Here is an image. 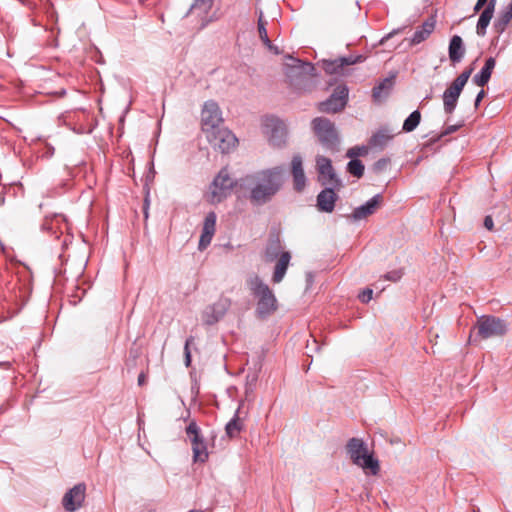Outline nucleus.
Returning a JSON list of instances; mask_svg holds the SVG:
<instances>
[{
  "label": "nucleus",
  "instance_id": "obj_1",
  "mask_svg": "<svg viewBox=\"0 0 512 512\" xmlns=\"http://www.w3.org/2000/svg\"><path fill=\"white\" fill-rule=\"evenodd\" d=\"M284 168H273L257 171L243 179V185L249 190V200L254 205H264L272 200L284 183Z\"/></svg>",
  "mask_w": 512,
  "mask_h": 512
},
{
  "label": "nucleus",
  "instance_id": "obj_2",
  "mask_svg": "<svg viewBox=\"0 0 512 512\" xmlns=\"http://www.w3.org/2000/svg\"><path fill=\"white\" fill-rule=\"evenodd\" d=\"M251 294L258 299L256 306V315L260 319H266L277 310V299L262 279L254 275L247 280Z\"/></svg>",
  "mask_w": 512,
  "mask_h": 512
},
{
  "label": "nucleus",
  "instance_id": "obj_3",
  "mask_svg": "<svg viewBox=\"0 0 512 512\" xmlns=\"http://www.w3.org/2000/svg\"><path fill=\"white\" fill-rule=\"evenodd\" d=\"M346 452L353 464L361 467L367 474L379 473V461L369 453L367 445L361 438H350L346 444Z\"/></svg>",
  "mask_w": 512,
  "mask_h": 512
},
{
  "label": "nucleus",
  "instance_id": "obj_4",
  "mask_svg": "<svg viewBox=\"0 0 512 512\" xmlns=\"http://www.w3.org/2000/svg\"><path fill=\"white\" fill-rule=\"evenodd\" d=\"M312 129L319 143L328 151L339 150L340 138L335 124L324 117H316L312 120Z\"/></svg>",
  "mask_w": 512,
  "mask_h": 512
},
{
  "label": "nucleus",
  "instance_id": "obj_5",
  "mask_svg": "<svg viewBox=\"0 0 512 512\" xmlns=\"http://www.w3.org/2000/svg\"><path fill=\"white\" fill-rule=\"evenodd\" d=\"M474 328L477 329V338L489 339L504 336L508 331V323L494 315H482L477 319Z\"/></svg>",
  "mask_w": 512,
  "mask_h": 512
},
{
  "label": "nucleus",
  "instance_id": "obj_6",
  "mask_svg": "<svg viewBox=\"0 0 512 512\" xmlns=\"http://www.w3.org/2000/svg\"><path fill=\"white\" fill-rule=\"evenodd\" d=\"M235 185L236 182L231 178L228 169L222 168L210 185V202L220 203L230 194Z\"/></svg>",
  "mask_w": 512,
  "mask_h": 512
},
{
  "label": "nucleus",
  "instance_id": "obj_7",
  "mask_svg": "<svg viewBox=\"0 0 512 512\" xmlns=\"http://www.w3.org/2000/svg\"><path fill=\"white\" fill-rule=\"evenodd\" d=\"M185 432L192 446L193 461L201 463L206 462L208 460L207 444L195 420L189 422L185 428Z\"/></svg>",
  "mask_w": 512,
  "mask_h": 512
},
{
  "label": "nucleus",
  "instance_id": "obj_8",
  "mask_svg": "<svg viewBox=\"0 0 512 512\" xmlns=\"http://www.w3.org/2000/svg\"><path fill=\"white\" fill-rule=\"evenodd\" d=\"M223 118L219 105L214 101L205 102L201 112L202 131L205 135L222 126Z\"/></svg>",
  "mask_w": 512,
  "mask_h": 512
},
{
  "label": "nucleus",
  "instance_id": "obj_9",
  "mask_svg": "<svg viewBox=\"0 0 512 512\" xmlns=\"http://www.w3.org/2000/svg\"><path fill=\"white\" fill-rule=\"evenodd\" d=\"M262 127L271 145L281 147L285 144L286 127L283 121L277 117L268 116L263 120Z\"/></svg>",
  "mask_w": 512,
  "mask_h": 512
},
{
  "label": "nucleus",
  "instance_id": "obj_10",
  "mask_svg": "<svg viewBox=\"0 0 512 512\" xmlns=\"http://www.w3.org/2000/svg\"><path fill=\"white\" fill-rule=\"evenodd\" d=\"M206 138L208 142L221 153H229L238 143L236 136L230 130L222 126L206 135Z\"/></svg>",
  "mask_w": 512,
  "mask_h": 512
},
{
  "label": "nucleus",
  "instance_id": "obj_11",
  "mask_svg": "<svg viewBox=\"0 0 512 512\" xmlns=\"http://www.w3.org/2000/svg\"><path fill=\"white\" fill-rule=\"evenodd\" d=\"M349 90L345 84L338 85L328 99L319 104L323 113H338L342 111L348 101Z\"/></svg>",
  "mask_w": 512,
  "mask_h": 512
},
{
  "label": "nucleus",
  "instance_id": "obj_12",
  "mask_svg": "<svg viewBox=\"0 0 512 512\" xmlns=\"http://www.w3.org/2000/svg\"><path fill=\"white\" fill-rule=\"evenodd\" d=\"M86 497V485L78 483L69 489L62 498V506L67 512H75L83 506Z\"/></svg>",
  "mask_w": 512,
  "mask_h": 512
},
{
  "label": "nucleus",
  "instance_id": "obj_13",
  "mask_svg": "<svg viewBox=\"0 0 512 512\" xmlns=\"http://www.w3.org/2000/svg\"><path fill=\"white\" fill-rule=\"evenodd\" d=\"M231 306L229 298L221 297L214 304L207 306L202 312V321L205 325H214L224 317Z\"/></svg>",
  "mask_w": 512,
  "mask_h": 512
},
{
  "label": "nucleus",
  "instance_id": "obj_14",
  "mask_svg": "<svg viewBox=\"0 0 512 512\" xmlns=\"http://www.w3.org/2000/svg\"><path fill=\"white\" fill-rule=\"evenodd\" d=\"M366 57L364 55H357V56H344L339 57L334 60H323L322 65L323 69L327 74L331 75H341L343 74V69L345 66L362 63L364 62Z\"/></svg>",
  "mask_w": 512,
  "mask_h": 512
},
{
  "label": "nucleus",
  "instance_id": "obj_15",
  "mask_svg": "<svg viewBox=\"0 0 512 512\" xmlns=\"http://www.w3.org/2000/svg\"><path fill=\"white\" fill-rule=\"evenodd\" d=\"M291 63H287L286 76L289 78L299 77L305 78L307 76H314L315 67L310 62H305L300 59L289 56Z\"/></svg>",
  "mask_w": 512,
  "mask_h": 512
},
{
  "label": "nucleus",
  "instance_id": "obj_16",
  "mask_svg": "<svg viewBox=\"0 0 512 512\" xmlns=\"http://www.w3.org/2000/svg\"><path fill=\"white\" fill-rule=\"evenodd\" d=\"M383 203L382 194H376L363 205L356 207L349 216L354 221H359L374 214Z\"/></svg>",
  "mask_w": 512,
  "mask_h": 512
},
{
  "label": "nucleus",
  "instance_id": "obj_17",
  "mask_svg": "<svg viewBox=\"0 0 512 512\" xmlns=\"http://www.w3.org/2000/svg\"><path fill=\"white\" fill-rule=\"evenodd\" d=\"M216 219V213L213 211L209 212L206 215L198 244V249L200 251L205 250L210 245L216 230Z\"/></svg>",
  "mask_w": 512,
  "mask_h": 512
},
{
  "label": "nucleus",
  "instance_id": "obj_18",
  "mask_svg": "<svg viewBox=\"0 0 512 512\" xmlns=\"http://www.w3.org/2000/svg\"><path fill=\"white\" fill-rule=\"evenodd\" d=\"M291 173L294 189L301 192L306 186V176L303 169V161L300 155H294L291 161Z\"/></svg>",
  "mask_w": 512,
  "mask_h": 512
},
{
  "label": "nucleus",
  "instance_id": "obj_19",
  "mask_svg": "<svg viewBox=\"0 0 512 512\" xmlns=\"http://www.w3.org/2000/svg\"><path fill=\"white\" fill-rule=\"evenodd\" d=\"M338 195L334 188L327 187L317 195V208L321 212L331 213L334 210Z\"/></svg>",
  "mask_w": 512,
  "mask_h": 512
},
{
  "label": "nucleus",
  "instance_id": "obj_20",
  "mask_svg": "<svg viewBox=\"0 0 512 512\" xmlns=\"http://www.w3.org/2000/svg\"><path fill=\"white\" fill-rule=\"evenodd\" d=\"M463 89L451 83L443 93V108L445 113L452 114L457 106L459 96Z\"/></svg>",
  "mask_w": 512,
  "mask_h": 512
},
{
  "label": "nucleus",
  "instance_id": "obj_21",
  "mask_svg": "<svg viewBox=\"0 0 512 512\" xmlns=\"http://www.w3.org/2000/svg\"><path fill=\"white\" fill-rule=\"evenodd\" d=\"M395 78L396 74H391L373 87L372 97L374 101L379 102L382 99H386L390 95L395 85Z\"/></svg>",
  "mask_w": 512,
  "mask_h": 512
},
{
  "label": "nucleus",
  "instance_id": "obj_22",
  "mask_svg": "<svg viewBox=\"0 0 512 512\" xmlns=\"http://www.w3.org/2000/svg\"><path fill=\"white\" fill-rule=\"evenodd\" d=\"M466 53V49L462 38L459 35L451 37L448 46V55L453 65L458 64L462 61Z\"/></svg>",
  "mask_w": 512,
  "mask_h": 512
},
{
  "label": "nucleus",
  "instance_id": "obj_23",
  "mask_svg": "<svg viewBox=\"0 0 512 512\" xmlns=\"http://www.w3.org/2000/svg\"><path fill=\"white\" fill-rule=\"evenodd\" d=\"M495 6L496 0H490L484 10L481 12L476 25V33L478 36L483 37L486 35V30L493 17Z\"/></svg>",
  "mask_w": 512,
  "mask_h": 512
},
{
  "label": "nucleus",
  "instance_id": "obj_24",
  "mask_svg": "<svg viewBox=\"0 0 512 512\" xmlns=\"http://www.w3.org/2000/svg\"><path fill=\"white\" fill-rule=\"evenodd\" d=\"M436 21L433 16L428 17L422 25L418 26L411 38V44L417 45L425 41L434 31Z\"/></svg>",
  "mask_w": 512,
  "mask_h": 512
},
{
  "label": "nucleus",
  "instance_id": "obj_25",
  "mask_svg": "<svg viewBox=\"0 0 512 512\" xmlns=\"http://www.w3.org/2000/svg\"><path fill=\"white\" fill-rule=\"evenodd\" d=\"M495 65L496 60L494 57L487 58L484 66L481 68L479 73H477L473 77V82L475 83V85L479 87H484L485 85H487L495 68Z\"/></svg>",
  "mask_w": 512,
  "mask_h": 512
},
{
  "label": "nucleus",
  "instance_id": "obj_26",
  "mask_svg": "<svg viewBox=\"0 0 512 512\" xmlns=\"http://www.w3.org/2000/svg\"><path fill=\"white\" fill-rule=\"evenodd\" d=\"M282 245L280 237L277 233H270L265 249V260L267 262L274 261L282 253Z\"/></svg>",
  "mask_w": 512,
  "mask_h": 512
},
{
  "label": "nucleus",
  "instance_id": "obj_27",
  "mask_svg": "<svg viewBox=\"0 0 512 512\" xmlns=\"http://www.w3.org/2000/svg\"><path fill=\"white\" fill-rule=\"evenodd\" d=\"M291 260V254L288 251H284L280 254V257L275 265L274 273L272 276V281L274 283H280L287 271Z\"/></svg>",
  "mask_w": 512,
  "mask_h": 512
},
{
  "label": "nucleus",
  "instance_id": "obj_28",
  "mask_svg": "<svg viewBox=\"0 0 512 512\" xmlns=\"http://www.w3.org/2000/svg\"><path fill=\"white\" fill-rule=\"evenodd\" d=\"M244 425L243 421L240 418V407L235 411L232 419L226 424L225 432L226 435L230 438H237L240 432L243 430Z\"/></svg>",
  "mask_w": 512,
  "mask_h": 512
},
{
  "label": "nucleus",
  "instance_id": "obj_29",
  "mask_svg": "<svg viewBox=\"0 0 512 512\" xmlns=\"http://www.w3.org/2000/svg\"><path fill=\"white\" fill-rule=\"evenodd\" d=\"M392 138L393 135L387 128H381L370 137L369 145L372 148L383 149Z\"/></svg>",
  "mask_w": 512,
  "mask_h": 512
},
{
  "label": "nucleus",
  "instance_id": "obj_30",
  "mask_svg": "<svg viewBox=\"0 0 512 512\" xmlns=\"http://www.w3.org/2000/svg\"><path fill=\"white\" fill-rule=\"evenodd\" d=\"M512 20V0L511 3L503 10L497 17V19L494 21V29L498 34H502L508 24Z\"/></svg>",
  "mask_w": 512,
  "mask_h": 512
},
{
  "label": "nucleus",
  "instance_id": "obj_31",
  "mask_svg": "<svg viewBox=\"0 0 512 512\" xmlns=\"http://www.w3.org/2000/svg\"><path fill=\"white\" fill-rule=\"evenodd\" d=\"M212 5L213 0H194L187 15L197 12L199 16H206L211 10Z\"/></svg>",
  "mask_w": 512,
  "mask_h": 512
},
{
  "label": "nucleus",
  "instance_id": "obj_32",
  "mask_svg": "<svg viewBox=\"0 0 512 512\" xmlns=\"http://www.w3.org/2000/svg\"><path fill=\"white\" fill-rule=\"evenodd\" d=\"M421 121V113L419 110L413 111L403 122L402 131L410 133L414 131Z\"/></svg>",
  "mask_w": 512,
  "mask_h": 512
},
{
  "label": "nucleus",
  "instance_id": "obj_33",
  "mask_svg": "<svg viewBox=\"0 0 512 512\" xmlns=\"http://www.w3.org/2000/svg\"><path fill=\"white\" fill-rule=\"evenodd\" d=\"M61 220H63L61 216H55L53 219L45 218L41 225L42 230L47 231L58 238V233H62V231L58 226L56 227L55 224L58 225Z\"/></svg>",
  "mask_w": 512,
  "mask_h": 512
},
{
  "label": "nucleus",
  "instance_id": "obj_34",
  "mask_svg": "<svg viewBox=\"0 0 512 512\" xmlns=\"http://www.w3.org/2000/svg\"><path fill=\"white\" fill-rule=\"evenodd\" d=\"M266 24L267 22L263 19V12L260 10L257 23L259 37L267 48H271V40L268 37Z\"/></svg>",
  "mask_w": 512,
  "mask_h": 512
},
{
  "label": "nucleus",
  "instance_id": "obj_35",
  "mask_svg": "<svg viewBox=\"0 0 512 512\" xmlns=\"http://www.w3.org/2000/svg\"><path fill=\"white\" fill-rule=\"evenodd\" d=\"M364 170V164L359 159H351L347 164V171L357 178H361L363 176Z\"/></svg>",
  "mask_w": 512,
  "mask_h": 512
},
{
  "label": "nucleus",
  "instance_id": "obj_36",
  "mask_svg": "<svg viewBox=\"0 0 512 512\" xmlns=\"http://www.w3.org/2000/svg\"><path fill=\"white\" fill-rule=\"evenodd\" d=\"M316 165L320 176H325L326 172H332V162L329 158L325 156H317Z\"/></svg>",
  "mask_w": 512,
  "mask_h": 512
},
{
  "label": "nucleus",
  "instance_id": "obj_37",
  "mask_svg": "<svg viewBox=\"0 0 512 512\" xmlns=\"http://www.w3.org/2000/svg\"><path fill=\"white\" fill-rule=\"evenodd\" d=\"M368 154L367 146H354L348 149L346 156L350 159H357L359 156H366Z\"/></svg>",
  "mask_w": 512,
  "mask_h": 512
},
{
  "label": "nucleus",
  "instance_id": "obj_38",
  "mask_svg": "<svg viewBox=\"0 0 512 512\" xmlns=\"http://www.w3.org/2000/svg\"><path fill=\"white\" fill-rule=\"evenodd\" d=\"M194 342V337L193 336H189L186 341H185V345H184V363H185V366L188 368L190 367L191 365V351H190V345Z\"/></svg>",
  "mask_w": 512,
  "mask_h": 512
},
{
  "label": "nucleus",
  "instance_id": "obj_39",
  "mask_svg": "<svg viewBox=\"0 0 512 512\" xmlns=\"http://www.w3.org/2000/svg\"><path fill=\"white\" fill-rule=\"evenodd\" d=\"M389 164H390L389 158H381L373 164L372 169L376 174H380L387 169Z\"/></svg>",
  "mask_w": 512,
  "mask_h": 512
},
{
  "label": "nucleus",
  "instance_id": "obj_40",
  "mask_svg": "<svg viewBox=\"0 0 512 512\" xmlns=\"http://www.w3.org/2000/svg\"><path fill=\"white\" fill-rule=\"evenodd\" d=\"M470 76L471 75H469V71L463 70V72L458 77H456L452 83L463 89Z\"/></svg>",
  "mask_w": 512,
  "mask_h": 512
},
{
  "label": "nucleus",
  "instance_id": "obj_41",
  "mask_svg": "<svg viewBox=\"0 0 512 512\" xmlns=\"http://www.w3.org/2000/svg\"><path fill=\"white\" fill-rule=\"evenodd\" d=\"M324 177H327L329 182L333 185V188L339 189L342 186L341 180L337 177L334 169L332 168V172H326V175Z\"/></svg>",
  "mask_w": 512,
  "mask_h": 512
},
{
  "label": "nucleus",
  "instance_id": "obj_42",
  "mask_svg": "<svg viewBox=\"0 0 512 512\" xmlns=\"http://www.w3.org/2000/svg\"><path fill=\"white\" fill-rule=\"evenodd\" d=\"M402 276H403V273L400 270H393V271L387 272L384 275V278L386 280H389L392 282H397L402 278Z\"/></svg>",
  "mask_w": 512,
  "mask_h": 512
},
{
  "label": "nucleus",
  "instance_id": "obj_43",
  "mask_svg": "<svg viewBox=\"0 0 512 512\" xmlns=\"http://www.w3.org/2000/svg\"><path fill=\"white\" fill-rule=\"evenodd\" d=\"M84 295H85V290L81 289L78 286H75L73 293L70 295V297L73 298V300L71 302L73 304H76L83 298Z\"/></svg>",
  "mask_w": 512,
  "mask_h": 512
},
{
  "label": "nucleus",
  "instance_id": "obj_44",
  "mask_svg": "<svg viewBox=\"0 0 512 512\" xmlns=\"http://www.w3.org/2000/svg\"><path fill=\"white\" fill-rule=\"evenodd\" d=\"M462 125L461 124H457V125H449L447 126L443 131L442 133L434 140L437 141L439 140L441 137L443 136H447V135H450L454 132H456Z\"/></svg>",
  "mask_w": 512,
  "mask_h": 512
},
{
  "label": "nucleus",
  "instance_id": "obj_45",
  "mask_svg": "<svg viewBox=\"0 0 512 512\" xmlns=\"http://www.w3.org/2000/svg\"><path fill=\"white\" fill-rule=\"evenodd\" d=\"M373 290L372 289H365L363 292L359 295V299L362 303H368L372 299Z\"/></svg>",
  "mask_w": 512,
  "mask_h": 512
},
{
  "label": "nucleus",
  "instance_id": "obj_46",
  "mask_svg": "<svg viewBox=\"0 0 512 512\" xmlns=\"http://www.w3.org/2000/svg\"><path fill=\"white\" fill-rule=\"evenodd\" d=\"M484 227L489 230V231H492L493 228H494V222H493V219L490 215H487L485 218H484Z\"/></svg>",
  "mask_w": 512,
  "mask_h": 512
},
{
  "label": "nucleus",
  "instance_id": "obj_47",
  "mask_svg": "<svg viewBox=\"0 0 512 512\" xmlns=\"http://www.w3.org/2000/svg\"><path fill=\"white\" fill-rule=\"evenodd\" d=\"M485 95H486V93L483 89L478 92L476 99H475V103H474L475 108H478L480 102L485 97Z\"/></svg>",
  "mask_w": 512,
  "mask_h": 512
},
{
  "label": "nucleus",
  "instance_id": "obj_48",
  "mask_svg": "<svg viewBox=\"0 0 512 512\" xmlns=\"http://www.w3.org/2000/svg\"><path fill=\"white\" fill-rule=\"evenodd\" d=\"M146 380H147V376L144 372H141L139 375H138V385L139 386H143L145 383H146Z\"/></svg>",
  "mask_w": 512,
  "mask_h": 512
},
{
  "label": "nucleus",
  "instance_id": "obj_49",
  "mask_svg": "<svg viewBox=\"0 0 512 512\" xmlns=\"http://www.w3.org/2000/svg\"><path fill=\"white\" fill-rule=\"evenodd\" d=\"M12 363V361H0V368L8 370L12 367Z\"/></svg>",
  "mask_w": 512,
  "mask_h": 512
},
{
  "label": "nucleus",
  "instance_id": "obj_50",
  "mask_svg": "<svg viewBox=\"0 0 512 512\" xmlns=\"http://www.w3.org/2000/svg\"><path fill=\"white\" fill-rule=\"evenodd\" d=\"M399 32V30H393L392 32H390L389 34H387L385 37H383L380 41L381 44H384L385 41L389 38H391L393 35L397 34Z\"/></svg>",
  "mask_w": 512,
  "mask_h": 512
},
{
  "label": "nucleus",
  "instance_id": "obj_51",
  "mask_svg": "<svg viewBox=\"0 0 512 512\" xmlns=\"http://www.w3.org/2000/svg\"><path fill=\"white\" fill-rule=\"evenodd\" d=\"M313 280H314L313 274L311 272H308L306 274V281H307L308 286H310L313 283Z\"/></svg>",
  "mask_w": 512,
  "mask_h": 512
},
{
  "label": "nucleus",
  "instance_id": "obj_52",
  "mask_svg": "<svg viewBox=\"0 0 512 512\" xmlns=\"http://www.w3.org/2000/svg\"><path fill=\"white\" fill-rule=\"evenodd\" d=\"M484 6L482 5V3H480L479 1L476 2L475 6H474V12L477 13L479 12Z\"/></svg>",
  "mask_w": 512,
  "mask_h": 512
},
{
  "label": "nucleus",
  "instance_id": "obj_53",
  "mask_svg": "<svg viewBox=\"0 0 512 512\" xmlns=\"http://www.w3.org/2000/svg\"><path fill=\"white\" fill-rule=\"evenodd\" d=\"M271 52H273L274 54H279L280 51L278 49L277 46L273 45V43L271 42V48H268Z\"/></svg>",
  "mask_w": 512,
  "mask_h": 512
},
{
  "label": "nucleus",
  "instance_id": "obj_54",
  "mask_svg": "<svg viewBox=\"0 0 512 512\" xmlns=\"http://www.w3.org/2000/svg\"><path fill=\"white\" fill-rule=\"evenodd\" d=\"M464 71H469V75H471L473 73V71H474V66L471 65V66L465 68Z\"/></svg>",
  "mask_w": 512,
  "mask_h": 512
},
{
  "label": "nucleus",
  "instance_id": "obj_55",
  "mask_svg": "<svg viewBox=\"0 0 512 512\" xmlns=\"http://www.w3.org/2000/svg\"><path fill=\"white\" fill-rule=\"evenodd\" d=\"M313 343L315 344V346H316V349H317V350H319V346L317 345V342H316V340H313Z\"/></svg>",
  "mask_w": 512,
  "mask_h": 512
},
{
  "label": "nucleus",
  "instance_id": "obj_56",
  "mask_svg": "<svg viewBox=\"0 0 512 512\" xmlns=\"http://www.w3.org/2000/svg\"><path fill=\"white\" fill-rule=\"evenodd\" d=\"M189 512H204L203 510H190Z\"/></svg>",
  "mask_w": 512,
  "mask_h": 512
},
{
  "label": "nucleus",
  "instance_id": "obj_57",
  "mask_svg": "<svg viewBox=\"0 0 512 512\" xmlns=\"http://www.w3.org/2000/svg\"><path fill=\"white\" fill-rule=\"evenodd\" d=\"M256 378H257V377L254 375V376L252 377V381H256Z\"/></svg>",
  "mask_w": 512,
  "mask_h": 512
}]
</instances>
